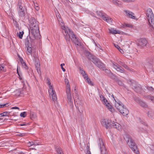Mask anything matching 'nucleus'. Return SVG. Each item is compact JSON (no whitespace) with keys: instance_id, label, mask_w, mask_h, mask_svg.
<instances>
[{"instance_id":"1","label":"nucleus","mask_w":154,"mask_h":154,"mask_svg":"<svg viewBox=\"0 0 154 154\" xmlns=\"http://www.w3.org/2000/svg\"><path fill=\"white\" fill-rule=\"evenodd\" d=\"M29 33H31V40L33 41L39 38L40 36L39 27L38 22L34 17H31L29 20Z\"/></svg>"},{"instance_id":"2","label":"nucleus","mask_w":154,"mask_h":154,"mask_svg":"<svg viewBox=\"0 0 154 154\" xmlns=\"http://www.w3.org/2000/svg\"><path fill=\"white\" fill-rule=\"evenodd\" d=\"M88 58L100 69L103 71L105 70V72L109 77L112 79L115 77V75L113 74L109 69L106 68L104 65L96 57L90 55L89 56Z\"/></svg>"},{"instance_id":"3","label":"nucleus","mask_w":154,"mask_h":154,"mask_svg":"<svg viewBox=\"0 0 154 154\" xmlns=\"http://www.w3.org/2000/svg\"><path fill=\"white\" fill-rule=\"evenodd\" d=\"M61 28L63 30V32L65 36V38L67 42L70 41V39L76 45L80 46L81 43L79 40V38L75 36L73 32L68 27L62 26Z\"/></svg>"},{"instance_id":"4","label":"nucleus","mask_w":154,"mask_h":154,"mask_svg":"<svg viewBox=\"0 0 154 154\" xmlns=\"http://www.w3.org/2000/svg\"><path fill=\"white\" fill-rule=\"evenodd\" d=\"M124 138L129 147L136 154L139 153V151L134 140L129 135L125 134L124 136Z\"/></svg>"},{"instance_id":"5","label":"nucleus","mask_w":154,"mask_h":154,"mask_svg":"<svg viewBox=\"0 0 154 154\" xmlns=\"http://www.w3.org/2000/svg\"><path fill=\"white\" fill-rule=\"evenodd\" d=\"M17 9L19 16L23 17L25 15L26 8L24 2L22 0H19L17 5Z\"/></svg>"},{"instance_id":"6","label":"nucleus","mask_w":154,"mask_h":154,"mask_svg":"<svg viewBox=\"0 0 154 154\" xmlns=\"http://www.w3.org/2000/svg\"><path fill=\"white\" fill-rule=\"evenodd\" d=\"M146 15L149 25V30L153 31L154 30V16L150 8H149L147 10Z\"/></svg>"},{"instance_id":"7","label":"nucleus","mask_w":154,"mask_h":154,"mask_svg":"<svg viewBox=\"0 0 154 154\" xmlns=\"http://www.w3.org/2000/svg\"><path fill=\"white\" fill-rule=\"evenodd\" d=\"M65 82L66 84V92L67 98V101L68 104H69L71 107L73 106V99L72 97L71 91L70 88V85L69 84V82L67 79H65Z\"/></svg>"},{"instance_id":"8","label":"nucleus","mask_w":154,"mask_h":154,"mask_svg":"<svg viewBox=\"0 0 154 154\" xmlns=\"http://www.w3.org/2000/svg\"><path fill=\"white\" fill-rule=\"evenodd\" d=\"M115 106L118 110L124 116H127L129 114V111L126 108L124 107V105L119 100H115Z\"/></svg>"},{"instance_id":"9","label":"nucleus","mask_w":154,"mask_h":154,"mask_svg":"<svg viewBox=\"0 0 154 154\" xmlns=\"http://www.w3.org/2000/svg\"><path fill=\"white\" fill-rule=\"evenodd\" d=\"M100 100L102 101L103 104L106 105V107L108 109L112 112L114 111V109L113 107L110 105L107 100L102 94L100 95Z\"/></svg>"},{"instance_id":"10","label":"nucleus","mask_w":154,"mask_h":154,"mask_svg":"<svg viewBox=\"0 0 154 154\" xmlns=\"http://www.w3.org/2000/svg\"><path fill=\"white\" fill-rule=\"evenodd\" d=\"M49 93L50 97H52V100L54 102L57 100V97L56 92L53 89L52 86L51 85H48Z\"/></svg>"},{"instance_id":"11","label":"nucleus","mask_w":154,"mask_h":154,"mask_svg":"<svg viewBox=\"0 0 154 154\" xmlns=\"http://www.w3.org/2000/svg\"><path fill=\"white\" fill-rule=\"evenodd\" d=\"M102 125L106 129H108L112 127V122L110 120L106 119H102L101 121Z\"/></svg>"},{"instance_id":"12","label":"nucleus","mask_w":154,"mask_h":154,"mask_svg":"<svg viewBox=\"0 0 154 154\" xmlns=\"http://www.w3.org/2000/svg\"><path fill=\"white\" fill-rule=\"evenodd\" d=\"M98 146L100 149L101 154H108L103 140L101 139H99Z\"/></svg>"},{"instance_id":"13","label":"nucleus","mask_w":154,"mask_h":154,"mask_svg":"<svg viewBox=\"0 0 154 154\" xmlns=\"http://www.w3.org/2000/svg\"><path fill=\"white\" fill-rule=\"evenodd\" d=\"M147 63L145 67L152 69V65L154 64V56L149 57L147 59Z\"/></svg>"},{"instance_id":"14","label":"nucleus","mask_w":154,"mask_h":154,"mask_svg":"<svg viewBox=\"0 0 154 154\" xmlns=\"http://www.w3.org/2000/svg\"><path fill=\"white\" fill-rule=\"evenodd\" d=\"M147 43V41L146 39L144 38H141L138 40L137 44L140 48H142L146 46Z\"/></svg>"},{"instance_id":"15","label":"nucleus","mask_w":154,"mask_h":154,"mask_svg":"<svg viewBox=\"0 0 154 154\" xmlns=\"http://www.w3.org/2000/svg\"><path fill=\"white\" fill-rule=\"evenodd\" d=\"M79 69L80 70V72L81 73L84 78L86 80L87 82L89 84H90L91 85H93L92 84L91 82V81L90 79L88 77L86 73L83 70H82L81 68H79Z\"/></svg>"},{"instance_id":"16","label":"nucleus","mask_w":154,"mask_h":154,"mask_svg":"<svg viewBox=\"0 0 154 154\" xmlns=\"http://www.w3.org/2000/svg\"><path fill=\"white\" fill-rule=\"evenodd\" d=\"M112 66L113 68L117 71L122 73L124 72H125L124 69L116 63H112Z\"/></svg>"},{"instance_id":"17","label":"nucleus","mask_w":154,"mask_h":154,"mask_svg":"<svg viewBox=\"0 0 154 154\" xmlns=\"http://www.w3.org/2000/svg\"><path fill=\"white\" fill-rule=\"evenodd\" d=\"M134 84L133 87L132 88L134 90V91L137 93H140L141 91V88L140 85L137 83L135 85Z\"/></svg>"},{"instance_id":"18","label":"nucleus","mask_w":154,"mask_h":154,"mask_svg":"<svg viewBox=\"0 0 154 154\" xmlns=\"http://www.w3.org/2000/svg\"><path fill=\"white\" fill-rule=\"evenodd\" d=\"M101 18L108 23H112V19L110 18H109L108 16L105 13L101 16Z\"/></svg>"},{"instance_id":"19","label":"nucleus","mask_w":154,"mask_h":154,"mask_svg":"<svg viewBox=\"0 0 154 154\" xmlns=\"http://www.w3.org/2000/svg\"><path fill=\"white\" fill-rule=\"evenodd\" d=\"M124 12L126 16L132 19H135V17L134 16V14L133 13L128 10L125 11Z\"/></svg>"},{"instance_id":"20","label":"nucleus","mask_w":154,"mask_h":154,"mask_svg":"<svg viewBox=\"0 0 154 154\" xmlns=\"http://www.w3.org/2000/svg\"><path fill=\"white\" fill-rule=\"evenodd\" d=\"M135 100L139 104L142 106L146 108L147 107V105L142 100H141L138 98H136L135 99Z\"/></svg>"},{"instance_id":"21","label":"nucleus","mask_w":154,"mask_h":154,"mask_svg":"<svg viewBox=\"0 0 154 154\" xmlns=\"http://www.w3.org/2000/svg\"><path fill=\"white\" fill-rule=\"evenodd\" d=\"M112 126L113 128H116L119 130H120L121 129V125L116 122H112Z\"/></svg>"},{"instance_id":"22","label":"nucleus","mask_w":154,"mask_h":154,"mask_svg":"<svg viewBox=\"0 0 154 154\" xmlns=\"http://www.w3.org/2000/svg\"><path fill=\"white\" fill-rule=\"evenodd\" d=\"M31 34L30 33V35L29 34V36H31ZM29 37H28V36L27 37V38L26 40L25 41V43L26 44H27L28 45H30L31 43H33V42H34L36 40L35 39V40L32 41H31V38H29ZM40 39V38H38V39Z\"/></svg>"},{"instance_id":"23","label":"nucleus","mask_w":154,"mask_h":154,"mask_svg":"<svg viewBox=\"0 0 154 154\" xmlns=\"http://www.w3.org/2000/svg\"><path fill=\"white\" fill-rule=\"evenodd\" d=\"M109 32L112 34H122L123 32H121L119 30H116L114 29H109Z\"/></svg>"},{"instance_id":"24","label":"nucleus","mask_w":154,"mask_h":154,"mask_svg":"<svg viewBox=\"0 0 154 154\" xmlns=\"http://www.w3.org/2000/svg\"><path fill=\"white\" fill-rule=\"evenodd\" d=\"M76 107L79 113H81L83 112L84 108L82 105L80 104L78 105L77 106H76Z\"/></svg>"},{"instance_id":"25","label":"nucleus","mask_w":154,"mask_h":154,"mask_svg":"<svg viewBox=\"0 0 154 154\" xmlns=\"http://www.w3.org/2000/svg\"><path fill=\"white\" fill-rule=\"evenodd\" d=\"M127 82L132 88L133 87V85H134V84H135L134 85H135V84L137 83L136 81L130 79L128 80Z\"/></svg>"},{"instance_id":"26","label":"nucleus","mask_w":154,"mask_h":154,"mask_svg":"<svg viewBox=\"0 0 154 154\" xmlns=\"http://www.w3.org/2000/svg\"><path fill=\"white\" fill-rule=\"evenodd\" d=\"M27 51L26 52V53L27 55H29L32 54V48L30 47V46L28 45L27 48Z\"/></svg>"},{"instance_id":"27","label":"nucleus","mask_w":154,"mask_h":154,"mask_svg":"<svg viewBox=\"0 0 154 154\" xmlns=\"http://www.w3.org/2000/svg\"><path fill=\"white\" fill-rule=\"evenodd\" d=\"M30 118L32 119L35 118L36 117L35 114L32 112L30 111Z\"/></svg>"},{"instance_id":"28","label":"nucleus","mask_w":154,"mask_h":154,"mask_svg":"<svg viewBox=\"0 0 154 154\" xmlns=\"http://www.w3.org/2000/svg\"><path fill=\"white\" fill-rule=\"evenodd\" d=\"M56 151L57 154H63L62 149L59 147L57 148Z\"/></svg>"},{"instance_id":"29","label":"nucleus","mask_w":154,"mask_h":154,"mask_svg":"<svg viewBox=\"0 0 154 154\" xmlns=\"http://www.w3.org/2000/svg\"><path fill=\"white\" fill-rule=\"evenodd\" d=\"M10 112L8 111H6L0 114L1 116H8L10 113Z\"/></svg>"},{"instance_id":"30","label":"nucleus","mask_w":154,"mask_h":154,"mask_svg":"<svg viewBox=\"0 0 154 154\" xmlns=\"http://www.w3.org/2000/svg\"><path fill=\"white\" fill-rule=\"evenodd\" d=\"M112 2L114 4L119 6H121V3H118L119 2H120L117 0H113Z\"/></svg>"},{"instance_id":"31","label":"nucleus","mask_w":154,"mask_h":154,"mask_svg":"<svg viewBox=\"0 0 154 154\" xmlns=\"http://www.w3.org/2000/svg\"><path fill=\"white\" fill-rule=\"evenodd\" d=\"M0 69L1 71L3 72H6V70L5 69V64H2L0 65Z\"/></svg>"},{"instance_id":"32","label":"nucleus","mask_w":154,"mask_h":154,"mask_svg":"<svg viewBox=\"0 0 154 154\" xmlns=\"http://www.w3.org/2000/svg\"><path fill=\"white\" fill-rule=\"evenodd\" d=\"M122 26L124 28L125 27L132 28L133 27V26L131 24L125 23Z\"/></svg>"},{"instance_id":"33","label":"nucleus","mask_w":154,"mask_h":154,"mask_svg":"<svg viewBox=\"0 0 154 154\" xmlns=\"http://www.w3.org/2000/svg\"><path fill=\"white\" fill-rule=\"evenodd\" d=\"M147 98L151 100L152 102L154 103V96H148L147 97Z\"/></svg>"},{"instance_id":"34","label":"nucleus","mask_w":154,"mask_h":154,"mask_svg":"<svg viewBox=\"0 0 154 154\" xmlns=\"http://www.w3.org/2000/svg\"><path fill=\"white\" fill-rule=\"evenodd\" d=\"M124 68H125L126 69H127V70H128L129 71H133V69H132L131 68H130L129 67H128V66L125 64L123 65L122 66Z\"/></svg>"},{"instance_id":"35","label":"nucleus","mask_w":154,"mask_h":154,"mask_svg":"<svg viewBox=\"0 0 154 154\" xmlns=\"http://www.w3.org/2000/svg\"><path fill=\"white\" fill-rule=\"evenodd\" d=\"M34 3L35 9L37 11H38L39 9L38 4L36 2L35 3L34 2Z\"/></svg>"},{"instance_id":"36","label":"nucleus","mask_w":154,"mask_h":154,"mask_svg":"<svg viewBox=\"0 0 154 154\" xmlns=\"http://www.w3.org/2000/svg\"><path fill=\"white\" fill-rule=\"evenodd\" d=\"M96 13L97 15H98V17L101 18V16H102L103 15L104 13H103L101 11H97Z\"/></svg>"},{"instance_id":"37","label":"nucleus","mask_w":154,"mask_h":154,"mask_svg":"<svg viewBox=\"0 0 154 154\" xmlns=\"http://www.w3.org/2000/svg\"><path fill=\"white\" fill-rule=\"evenodd\" d=\"M27 115V112H21L20 115L21 117L24 118Z\"/></svg>"},{"instance_id":"38","label":"nucleus","mask_w":154,"mask_h":154,"mask_svg":"<svg viewBox=\"0 0 154 154\" xmlns=\"http://www.w3.org/2000/svg\"><path fill=\"white\" fill-rule=\"evenodd\" d=\"M150 149V152L152 153H154V146L153 145H151L149 147Z\"/></svg>"},{"instance_id":"39","label":"nucleus","mask_w":154,"mask_h":154,"mask_svg":"<svg viewBox=\"0 0 154 154\" xmlns=\"http://www.w3.org/2000/svg\"><path fill=\"white\" fill-rule=\"evenodd\" d=\"M56 16L58 21L59 22H61V23H62V19H61V18L60 17L59 14L58 13H57V14H56Z\"/></svg>"},{"instance_id":"40","label":"nucleus","mask_w":154,"mask_h":154,"mask_svg":"<svg viewBox=\"0 0 154 154\" xmlns=\"http://www.w3.org/2000/svg\"><path fill=\"white\" fill-rule=\"evenodd\" d=\"M24 34V32L23 31L20 32L19 33L18 35L19 37L20 38H22L23 37V35Z\"/></svg>"},{"instance_id":"41","label":"nucleus","mask_w":154,"mask_h":154,"mask_svg":"<svg viewBox=\"0 0 154 154\" xmlns=\"http://www.w3.org/2000/svg\"><path fill=\"white\" fill-rule=\"evenodd\" d=\"M17 135L19 137H24L26 136V134L25 133H19L17 134Z\"/></svg>"},{"instance_id":"42","label":"nucleus","mask_w":154,"mask_h":154,"mask_svg":"<svg viewBox=\"0 0 154 154\" xmlns=\"http://www.w3.org/2000/svg\"><path fill=\"white\" fill-rule=\"evenodd\" d=\"M27 145L29 146L34 145L33 141L29 142L27 143Z\"/></svg>"},{"instance_id":"43","label":"nucleus","mask_w":154,"mask_h":154,"mask_svg":"<svg viewBox=\"0 0 154 154\" xmlns=\"http://www.w3.org/2000/svg\"><path fill=\"white\" fill-rule=\"evenodd\" d=\"M114 45L115 47L116 48L119 50L120 49L121 50H122H122L120 48V47L118 45L114 44Z\"/></svg>"},{"instance_id":"44","label":"nucleus","mask_w":154,"mask_h":154,"mask_svg":"<svg viewBox=\"0 0 154 154\" xmlns=\"http://www.w3.org/2000/svg\"><path fill=\"white\" fill-rule=\"evenodd\" d=\"M64 65H65L64 63H62V64H61L60 65L61 68L62 69L63 71V72H65L66 71L65 69L64 68H63V66H64Z\"/></svg>"},{"instance_id":"45","label":"nucleus","mask_w":154,"mask_h":154,"mask_svg":"<svg viewBox=\"0 0 154 154\" xmlns=\"http://www.w3.org/2000/svg\"><path fill=\"white\" fill-rule=\"evenodd\" d=\"M8 106V103H6L5 104H0V108H2L3 107H4V106L7 107Z\"/></svg>"},{"instance_id":"46","label":"nucleus","mask_w":154,"mask_h":154,"mask_svg":"<svg viewBox=\"0 0 154 154\" xmlns=\"http://www.w3.org/2000/svg\"><path fill=\"white\" fill-rule=\"evenodd\" d=\"M22 65L23 66H24V68H25V69H28V67L26 65V63L23 62L22 63Z\"/></svg>"},{"instance_id":"47","label":"nucleus","mask_w":154,"mask_h":154,"mask_svg":"<svg viewBox=\"0 0 154 154\" xmlns=\"http://www.w3.org/2000/svg\"><path fill=\"white\" fill-rule=\"evenodd\" d=\"M123 1L125 2H133L135 0H122Z\"/></svg>"},{"instance_id":"48","label":"nucleus","mask_w":154,"mask_h":154,"mask_svg":"<svg viewBox=\"0 0 154 154\" xmlns=\"http://www.w3.org/2000/svg\"><path fill=\"white\" fill-rule=\"evenodd\" d=\"M147 116H148V117H149V118H152V116L150 114V113L149 111H148L147 112Z\"/></svg>"},{"instance_id":"49","label":"nucleus","mask_w":154,"mask_h":154,"mask_svg":"<svg viewBox=\"0 0 154 154\" xmlns=\"http://www.w3.org/2000/svg\"><path fill=\"white\" fill-rule=\"evenodd\" d=\"M33 144H34V145H35V146L38 145H39V143L36 142V141H33Z\"/></svg>"},{"instance_id":"50","label":"nucleus","mask_w":154,"mask_h":154,"mask_svg":"<svg viewBox=\"0 0 154 154\" xmlns=\"http://www.w3.org/2000/svg\"><path fill=\"white\" fill-rule=\"evenodd\" d=\"M47 83H48V85H51V82L50 81L49 79L48 78L47 79Z\"/></svg>"},{"instance_id":"51","label":"nucleus","mask_w":154,"mask_h":154,"mask_svg":"<svg viewBox=\"0 0 154 154\" xmlns=\"http://www.w3.org/2000/svg\"><path fill=\"white\" fill-rule=\"evenodd\" d=\"M87 147H88V150L87 151L88 153V152H89V153H90V151H89V143H87Z\"/></svg>"},{"instance_id":"52","label":"nucleus","mask_w":154,"mask_h":154,"mask_svg":"<svg viewBox=\"0 0 154 154\" xmlns=\"http://www.w3.org/2000/svg\"><path fill=\"white\" fill-rule=\"evenodd\" d=\"M141 123L142 124L144 125H145L146 126H147V124L146 123H145V122L144 121H141Z\"/></svg>"},{"instance_id":"53","label":"nucleus","mask_w":154,"mask_h":154,"mask_svg":"<svg viewBox=\"0 0 154 154\" xmlns=\"http://www.w3.org/2000/svg\"><path fill=\"white\" fill-rule=\"evenodd\" d=\"M11 109H19V108L18 107H17V106H15V107H12L11 108Z\"/></svg>"},{"instance_id":"54","label":"nucleus","mask_w":154,"mask_h":154,"mask_svg":"<svg viewBox=\"0 0 154 154\" xmlns=\"http://www.w3.org/2000/svg\"><path fill=\"white\" fill-rule=\"evenodd\" d=\"M76 96H75V98H77V99H78L79 98V96L78 95V93L77 92H75V95Z\"/></svg>"},{"instance_id":"55","label":"nucleus","mask_w":154,"mask_h":154,"mask_svg":"<svg viewBox=\"0 0 154 154\" xmlns=\"http://www.w3.org/2000/svg\"><path fill=\"white\" fill-rule=\"evenodd\" d=\"M35 66L36 68H39L40 66V64L38 63H37L36 64H35Z\"/></svg>"},{"instance_id":"56","label":"nucleus","mask_w":154,"mask_h":154,"mask_svg":"<svg viewBox=\"0 0 154 154\" xmlns=\"http://www.w3.org/2000/svg\"><path fill=\"white\" fill-rule=\"evenodd\" d=\"M17 73H18L19 76V78L20 79V80H22V78L20 77L19 74V73L18 72V68H17Z\"/></svg>"},{"instance_id":"57","label":"nucleus","mask_w":154,"mask_h":154,"mask_svg":"<svg viewBox=\"0 0 154 154\" xmlns=\"http://www.w3.org/2000/svg\"><path fill=\"white\" fill-rule=\"evenodd\" d=\"M26 124L25 123H23V124H19L18 125L19 126H25L26 125Z\"/></svg>"},{"instance_id":"58","label":"nucleus","mask_w":154,"mask_h":154,"mask_svg":"<svg viewBox=\"0 0 154 154\" xmlns=\"http://www.w3.org/2000/svg\"><path fill=\"white\" fill-rule=\"evenodd\" d=\"M118 63L120 64L122 66H123V65L125 63L123 62H121V63H120L119 62H118Z\"/></svg>"},{"instance_id":"59","label":"nucleus","mask_w":154,"mask_h":154,"mask_svg":"<svg viewBox=\"0 0 154 154\" xmlns=\"http://www.w3.org/2000/svg\"><path fill=\"white\" fill-rule=\"evenodd\" d=\"M119 84L120 85H122V83L121 81H118Z\"/></svg>"},{"instance_id":"60","label":"nucleus","mask_w":154,"mask_h":154,"mask_svg":"<svg viewBox=\"0 0 154 154\" xmlns=\"http://www.w3.org/2000/svg\"><path fill=\"white\" fill-rule=\"evenodd\" d=\"M32 60L33 61H35V57L34 56L33 57Z\"/></svg>"},{"instance_id":"61","label":"nucleus","mask_w":154,"mask_h":154,"mask_svg":"<svg viewBox=\"0 0 154 154\" xmlns=\"http://www.w3.org/2000/svg\"><path fill=\"white\" fill-rule=\"evenodd\" d=\"M112 97L114 98V100H116V101H117V100H118V99H116L114 98V95H113V94H112Z\"/></svg>"},{"instance_id":"62","label":"nucleus","mask_w":154,"mask_h":154,"mask_svg":"<svg viewBox=\"0 0 154 154\" xmlns=\"http://www.w3.org/2000/svg\"><path fill=\"white\" fill-rule=\"evenodd\" d=\"M119 51L122 54L123 53V51H122V50H119Z\"/></svg>"},{"instance_id":"63","label":"nucleus","mask_w":154,"mask_h":154,"mask_svg":"<svg viewBox=\"0 0 154 154\" xmlns=\"http://www.w3.org/2000/svg\"><path fill=\"white\" fill-rule=\"evenodd\" d=\"M147 89H152V88L148 87L147 88Z\"/></svg>"},{"instance_id":"64","label":"nucleus","mask_w":154,"mask_h":154,"mask_svg":"<svg viewBox=\"0 0 154 154\" xmlns=\"http://www.w3.org/2000/svg\"><path fill=\"white\" fill-rule=\"evenodd\" d=\"M124 154H128V152H124Z\"/></svg>"}]
</instances>
